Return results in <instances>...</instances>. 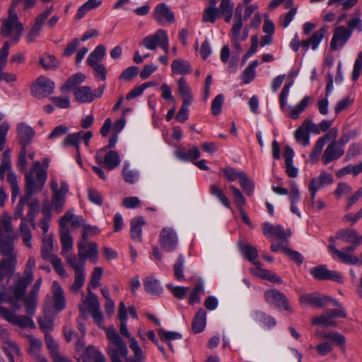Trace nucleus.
<instances>
[{"mask_svg":"<svg viewBox=\"0 0 362 362\" xmlns=\"http://www.w3.org/2000/svg\"><path fill=\"white\" fill-rule=\"evenodd\" d=\"M47 180L45 170L40 168L38 162L33 163V168L25 174V194L21 197L15 210L13 218L23 220L24 206L36 192H40Z\"/></svg>","mask_w":362,"mask_h":362,"instance_id":"nucleus-1","label":"nucleus"},{"mask_svg":"<svg viewBox=\"0 0 362 362\" xmlns=\"http://www.w3.org/2000/svg\"><path fill=\"white\" fill-rule=\"evenodd\" d=\"M144 286L146 292L151 295H159L163 291L159 281L153 276L146 277Z\"/></svg>","mask_w":362,"mask_h":362,"instance_id":"nucleus-30","label":"nucleus"},{"mask_svg":"<svg viewBox=\"0 0 362 362\" xmlns=\"http://www.w3.org/2000/svg\"><path fill=\"white\" fill-rule=\"evenodd\" d=\"M81 134H83V132L81 131L77 133L67 135L63 141V145L64 146H73L78 149V144L80 143Z\"/></svg>","mask_w":362,"mask_h":362,"instance_id":"nucleus-59","label":"nucleus"},{"mask_svg":"<svg viewBox=\"0 0 362 362\" xmlns=\"http://www.w3.org/2000/svg\"><path fill=\"white\" fill-rule=\"evenodd\" d=\"M262 232L265 236H274L282 240L286 245L288 243V237L291 236V231L290 229L285 231L281 225L274 226L268 222L263 224Z\"/></svg>","mask_w":362,"mask_h":362,"instance_id":"nucleus-11","label":"nucleus"},{"mask_svg":"<svg viewBox=\"0 0 362 362\" xmlns=\"http://www.w3.org/2000/svg\"><path fill=\"white\" fill-rule=\"evenodd\" d=\"M326 32L327 29L325 27L315 31L310 38L301 41V47L304 48L305 51H307L310 47L315 50L323 39Z\"/></svg>","mask_w":362,"mask_h":362,"instance_id":"nucleus-19","label":"nucleus"},{"mask_svg":"<svg viewBox=\"0 0 362 362\" xmlns=\"http://www.w3.org/2000/svg\"><path fill=\"white\" fill-rule=\"evenodd\" d=\"M223 172L226 178L230 182H233L236 180H240V177L245 174V172L238 171L235 168L231 167L224 168L223 169Z\"/></svg>","mask_w":362,"mask_h":362,"instance_id":"nucleus-58","label":"nucleus"},{"mask_svg":"<svg viewBox=\"0 0 362 362\" xmlns=\"http://www.w3.org/2000/svg\"><path fill=\"white\" fill-rule=\"evenodd\" d=\"M88 296L83 300V303L88 305L89 310L91 311L100 308V303L97 296L89 288H88Z\"/></svg>","mask_w":362,"mask_h":362,"instance_id":"nucleus-57","label":"nucleus"},{"mask_svg":"<svg viewBox=\"0 0 362 362\" xmlns=\"http://www.w3.org/2000/svg\"><path fill=\"white\" fill-rule=\"evenodd\" d=\"M171 68L173 73L182 75L190 74L192 71L190 64L182 59H175L171 64Z\"/></svg>","mask_w":362,"mask_h":362,"instance_id":"nucleus-35","label":"nucleus"},{"mask_svg":"<svg viewBox=\"0 0 362 362\" xmlns=\"http://www.w3.org/2000/svg\"><path fill=\"white\" fill-rule=\"evenodd\" d=\"M185 258L180 255L173 265L174 276L178 281H184L185 279L184 275Z\"/></svg>","mask_w":362,"mask_h":362,"instance_id":"nucleus-45","label":"nucleus"},{"mask_svg":"<svg viewBox=\"0 0 362 362\" xmlns=\"http://www.w3.org/2000/svg\"><path fill=\"white\" fill-rule=\"evenodd\" d=\"M13 325H18L21 327H30L35 328V325L30 317L21 315L16 316Z\"/></svg>","mask_w":362,"mask_h":362,"instance_id":"nucleus-63","label":"nucleus"},{"mask_svg":"<svg viewBox=\"0 0 362 362\" xmlns=\"http://www.w3.org/2000/svg\"><path fill=\"white\" fill-rule=\"evenodd\" d=\"M160 339L168 343L169 348L173 351V346L170 343L171 340L180 339L182 334L175 332H168L160 329L158 331Z\"/></svg>","mask_w":362,"mask_h":362,"instance_id":"nucleus-43","label":"nucleus"},{"mask_svg":"<svg viewBox=\"0 0 362 362\" xmlns=\"http://www.w3.org/2000/svg\"><path fill=\"white\" fill-rule=\"evenodd\" d=\"M332 182L333 177L331 174L326 172H322L318 177H314L311 180L310 185L318 190L325 185H330Z\"/></svg>","mask_w":362,"mask_h":362,"instance_id":"nucleus-31","label":"nucleus"},{"mask_svg":"<svg viewBox=\"0 0 362 362\" xmlns=\"http://www.w3.org/2000/svg\"><path fill=\"white\" fill-rule=\"evenodd\" d=\"M210 192L216 196L219 201L227 208L230 207V202L225 195L220 186L218 185H212L210 187Z\"/></svg>","mask_w":362,"mask_h":362,"instance_id":"nucleus-51","label":"nucleus"},{"mask_svg":"<svg viewBox=\"0 0 362 362\" xmlns=\"http://www.w3.org/2000/svg\"><path fill=\"white\" fill-rule=\"evenodd\" d=\"M331 300L327 296L320 297L314 293L305 294L300 298V303L317 308L325 306Z\"/></svg>","mask_w":362,"mask_h":362,"instance_id":"nucleus-18","label":"nucleus"},{"mask_svg":"<svg viewBox=\"0 0 362 362\" xmlns=\"http://www.w3.org/2000/svg\"><path fill=\"white\" fill-rule=\"evenodd\" d=\"M53 250V238L51 236H48L47 238L43 239L42 245L41 247V256L44 259L49 260L54 257L51 254Z\"/></svg>","mask_w":362,"mask_h":362,"instance_id":"nucleus-42","label":"nucleus"},{"mask_svg":"<svg viewBox=\"0 0 362 362\" xmlns=\"http://www.w3.org/2000/svg\"><path fill=\"white\" fill-rule=\"evenodd\" d=\"M107 338L109 340L107 346V354L111 362H122V358H127L128 349L116 330L110 327L106 330Z\"/></svg>","mask_w":362,"mask_h":362,"instance_id":"nucleus-3","label":"nucleus"},{"mask_svg":"<svg viewBox=\"0 0 362 362\" xmlns=\"http://www.w3.org/2000/svg\"><path fill=\"white\" fill-rule=\"evenodd\" d=\"M129 348L134 352V358L141 362L144 361L145 356L144 355L143 351L139 346L137 341L133 337L130 338Z\"/></svg>","mask_w":362,"mask_h":362,"instance_id":"nucleus-60","label":"nucleus"},{"mask_svg":"<svg viewBox=\"0 0 362 362\" xmlns=\"http://www.w3.org/2000/svg\"><path fill=\"white\" fill-rule=\"evenodd\" d=\"M178 92L182 99L184 103H191L192 101V95L191 89L187 85L184 78H180L178 81Z\"/></svg>","mask_w":362,"mask_h":362,"instance_id":"nucleus-37","label":"nucleus"},{"mask_svg":"<svg viewBox=\"0 0 362 362\" xmlns=\"http://www.w3.org/2000/svg\"><path fill=\"white\" fill-rule=\"evenodd\" d=\"M295 138L297 141L301 142L304 146L308 145L310 136L307 129L303 126V124L296 131Z\"/></svg>","mask_w":362,"mask_h":362,"instance_id":"nucleus-53","label":"nucleus"},{"mask_svg":"<svg viewBox=\"0 0 362 362\" xmlns=\"http://www.w3.org/2000/svg\"><path fill=\"white\" fill-rule=\"evenodd\" d=\"M351 37L350 30L344 25L337 26L333 31V36L330 42L332 50H337L343 47Z\"/></svg>","mask_w":362,"mask_h":362,"instance_id":"nucleus-10","label":"nucleus"},{"mask_svg":"<svg viewBox=\"0 0 362 362\" xmlns=\"http://www.w3.org/2000/svg\"><path fill=\"white\" fill-rule=\"evenodd\" d=\"M65 200V197L59 194L58 192L53 194L51 205L57 213H60L62 211Z\"/></svg>","mask_w":362,"mask_h":362,"instance_id":"nucleus-61","label":"nucleus"},{"mask_svg":"<svg viewBox=\"0 0 362 362\" xmlns=\"http://www.w3.org/2000/svg\"><path fill=\"white\" fill-rule=\"evenodd\" d=\"M336 239L343 240L347 243L362 242V235H358L354 229H341L338 230L335 235Z\"/></svg>","mask_w":362,"mask_h":362,"instance_id":"nucleus-23","label":"nucleus"},{"mask_svg":"<svg viewBox=\"0 0 362 362\" xmlns=\"http://www.w3.org/2000/svg\"><path fill=\"white\" fill-rule=\"evenodd\" d=\"M24 30L23 23L20 21L16 10L9 7L7 17L1 19V37L9 38V43L16 44L21 40Z\"/></svg>","mask_w":362,"mask_h":362,"instance_id":"nucleus-2","label":"nucleus"},{"mask_svg":"<svg viewBox=\"0 0 362 362\" xmlns=\"http://www.w3.org/2000/svg\"><path fill=\"white\" fill-rule=\"evenodd\" d=\"M120 163V158L118 153L115 151H109L104 157L105 168L111 170L117 167Z\"/></svg>","mask_w":362,"mask_h":362,"instance_id":"nucleus-40","label":"nucleus"},{"mask_svg":"<svg viewBox=\"0 0 362 362\" xmlns=\"http://www.w3.org/2000/svg\"><path fill=\"white\" fill-rule=\"evenodd\" d=\"M45 341L51 358L60 354L59 346L50 334L45 333Z\"/></svg>","mask_w":362,"mask_h":362,"instance_id":"nucleus-44","label":"nucleus"},{"mask_svg":"<svg viewBox=\"0 0 362 362\" xmlns=\"http://www.w3.org/2000/svg\"><path fill=\"white\" fill-rule=\"evenodd\" d=\"M264 297L269 303H273L279 308L285 310L291 311L286 296L277 289H269L265 291Z\"/></svg>","mask_w":362,"mask_h":362,"instance_id":"nucleus-12","label":"nucleus"},{"mask_svg":"<svg viewBox=\"0 0 362 362\" xmlns=\"http://www.w3.org/2000/svg\"><path fill=\"white\" fill-rule=\"evenodd\" d=\"M86 357L92 359L93 362H106L105 356L93 346L89 345L85 351Z\"/></svg>","mask_w":362,"mask_h":362,"instance_id":"nucleus-50","label":"nucleus"},{"mask_svg":"<svg viewBox=\"0 0 362 362\" xmlns=\"http://www.w3.org/2000/svg\"><path fill=\"white\" fill-rule=\"evenodd\" d=\"M17 138L21 146V148L26 147L31 143L35 132L32 127L24 122L20 123L17 126Z\"/></svg>","mask_w":362,"mask_h":362,"instance_id":"nucleus-14","label":"nucleus"},{"mask_svg":"<svg viewBox=\"0 0 362 362\" xmlns=\"http://www.w3.org/2000/svg\"><path fill=\"white\" fill-rule=\"evenodd\" d=\"M73 218V213L71 210L66 211L59 219L60 239L62 248L61 255H66L73 247V238L70 235L67 223Z\"/></svg>","mask_w":362,"mask_h":362,"instance_id":"nucleus-5","label":"nucleus"},{"mask_svg":"<svg viewBox=\"0 0 362 362\" xmlns=\"http://www.w3.org/2000/svg\"><path fill=\"white\" fill-rule=\"evenodd\" d=\"M240 185L246 195L252 196L255 189L254 182L249 178L247 175L245 173L244 175L240 177L239 180Z\"/></svg>","mask_w":362,"mask_h":362,"instance_id":"nucleus-48","label":"nucleus"},{"mask_svg":"<svg viewBox=\"0 0 362 362\" xmlns=\"http://www.w3.org/2000/svg\"><path fill=\"white\" fill-rule=\"evenodd\" d=\"M75 99L81 103H91L95 99L94 93L90 86H81L74 92Z\"/></svg>","mask_w":362,"mask_h":362,"instance_id":"nucleus-21","label":"nucleus"},{"mask_svg":"<svg viewBox=\"0 0 362 362\" xmlns=\"http://www.w3.org/2000/svg\"><path fill=\"white\" fill-rule=\"evenodd\" d=\"M333 86V78L331 74H327V83L326 87V97L320 100L317 103V107L321 115H325L328 113V100L329 96Z\"/></svg>","mask_w":362,"mask_h":362,"instance_id":"nucleus-27","label":"nucleus"},{"mask_svg":"<svg viewBox=\"0 0 362 362\" xmlns=\"http://www.w3.org/2000/svg\"><path fill=\"white\" fill-rule=\"evenodd\" d=\"M16 264V257L5 258L0 261V282L3 281L6 276L11 277Z\"/></svg>","mask_w":362,"mask_h":362,"instance_id":"nucleus-20","label":"nucleus"},{"mask_svg":"<svg viewBox=\"0 0 362 362\" xmlns=\"http://www.w3.org/2000/svg\"><path fill=\"white\" fill-rule=\"evenodd\" d=\"M328 249L329 252H332L333 255H334L338 259H339L341 262L344 264H362V253L360 255V259L355 255L351 254H347L344 252H341L338 249L336 248L333 245H329L328 246Z\"/></svg>","mask_w":362,"mask_h":362,"instance_id":"nucleus-17","label":"nucleus"},{"mask_svg":"<svg viewBox=\"0 0 362 362\" xmlns=\"http://www.w3.org/2000/svg\"><path fill=\"white\" fill-rule=\"evenodd\" d=\"M310 273L317 280H332L338 283L343 281V276L339 272L329 270L326 266L323 264L311 268Z\"/></svg>","mask_w":362,"mask_h":362,"instance_id":"nucleus-7","label":"nucleus"},{"mask_svg":"<svg viewBox=\"0 0 362 362\" xmlns=\"http://www.w3.org/2000/svg\"><path fill=\"white\" fill-rule=\"evenodd\" d=\"M78 257L80 262L84 264L86 259L89 258L93 262L98 259V245L94 242H90L85 245L83 242L78 243Z\"/></svg>","mask_w":362,"mask_h":362,"instance_id":"nucleus-9","label":"nucleus"},{"mask_svg":"<svg viewBox=\"0 0 362 362\" xmlns=\"http://www.w3.org/2000/svg\"><path fill=\"white\" fill-rule=\"evenodd\" d=\"M54 89V83L49 78L41 76L31 86L32 95L38 98H44L52 94Z\"/></svg>","mask_w":362,"mask_h":362,"instance_id":"nucleus-6","label":"nucleus"},{"mask_svg":"<svg viewBox=\"0 0 362 362\" xmlns=\"http://www.w3.org/2000/svg\"><path fill=\"white\" fill-rule=\"evenodd\" d=\"M219 15V9L215 6H210L206 8L203 13L202 21L214 23L216 17Z\"/></svg>","mask_w":362,"mask_h":362,"instance_id":"nucleus-49","label":"nucleus"},{"mask_svg":"<svg viewBox=\"0 0 362 362\" xmlns=\"http://www.w3.org/2000/svg\"><path fill=\"white\" fill-rule=\"evenodd\" d=\"M54 288V308L57 311L62 310L65 307V300L64 297V293L60 286L54 282L53 284Z\"/></svg>","mask_w":362,"mask_h":362,"instance_id":"nucleus-39","label":"nucleus"},{"mask_svg":"<svg viewBox=\"0 0 362 362\" xmlns=\"http://www.w3.org/2000/svg\"><path fill=\"white\" fill-rule=\"evenodd\" d=\"M243 9L244 7L243 4H239L236 6L233 18V25L231 28L230 33H234L237 35L238 33H240V30L243 25L242 16Z\"/></svg>","mask_w":362,"mask_h":362,"instance_id":"nucleus-34","label":"nucleus"},{"mask_svg":"<svg viewBox=\"0 0 362 362\" xmlns=\"http://www.w3.org/2000/svg\"><path fill=\"white\" fill-rule=\"evenodd\" d=\"M326 143V136H322L317 139L312 152L310 154L309 159L313 163L318 160V157Z\"/></svg>","mask_w":362,"mask_h":362,"instance_id":"nucleus-46","label":"nucleus"},{"mask_svg":"<svg viewBox=\"0 0 362 362\" xmlns=\"http://www.w3.org/2000/svg\"><path fill=\"white\" fill-rule=\"evenodd\" d=\"M86 78V76L81 73H76L70 76L67 81L63 84L60 89L62 92L70 91L73 89H76L78 85L81 84Z\"/></svg>","mask_w":362,"mask_h":362,"instance_id":"nucleus-26","label":"nucleus"},{"mask_svg":"<svg viewBox=\"0 0 362 362\" xmlns=\"http://www.w3.org/2000/svg\"><path fill=\"white\" fill-rule=\"evenodd\" d=\"M347 29L350 30L352 35L353 30L356 29L358 32H362V20L360 18L359 11H356L352 18L347 22Z\"/></svg>","mask_w":362,"mask_h":362,"instance_id":"nucleus-47","label":"nucleus"},{"mask_svg":"<svg viewBox=\"0 0 362 362\" xmlns=\"http://www.w3.org/2000/svg\"><path fill=\"white\" fill-rule=\"evenodd\" d=\"M333 305L337 306V309H330L326 310L320 316L313 318L311 323L313 325H322L324 327H336L337 322L335 318H346V313L342 306L337 301L333 300Z\"/></svg>","mask_w":362,"mask_h":362,"instance_id":"nucleus-4","label":"nucleus"},{"mask_svg":"<svg viewBox=\"0 0 362 362\" xmlns=\"http://www.w3.org/2000/svg\"><path fill=\"white\" fill-rule=\"evenodd\" d=\"M145 225V221L143 217L139 216L133 218L131 221L130 234L133 240L141 241V228Z\"/></svg>","mask_w":362,"mask_h":362,"instance_id":"nucleus-29","label":"nucleus"},{"mask_svg":"<svg viewBox=\"0 0 362 362\" xmlns=\"http://www.w3.org/2000/svg\"><path fill=\"white\" fill-rule=\"evenodd\" d=\"M240 252L250 262H254L258 257V251L255 247L248 243H238Z\"/></svg>","mask_w":362,"mask_h":362,"instance_id":"nucleus-33","label":"nucleus"},{"mask_svg":"<svg viewBox=\"0 0 362 362\" xmlns=\"http://www.w3.org/2000/svg\"><path fill=\"white\" fill-rule=\"evenodd\" d=\"M122 175L124 180L130 184L135 183L138 179L137 173L135 171L130 170L128 165H125L124 166Z\"/></svg>","mask_w":362,"mask_h":362,"instance_id":"nucleus-64","label":"nucleus"},{"mask_svg":"<svg viewBox=\"0 0 362 362\" xmlns=\"http://www.w3.org/2000/svg\"><path fill=\"white\" fill-rule=\"evenodd\" d=\"M106 48L104 45H100L90 54L87 59V63L89 66L95 65L102 61L105 55Z\"/></svg>","mask_w":362,"mask_h":362,"instance_id":"nucleus-38","label":"nucleus"},{"mask_svg":"<svg viewBox=\"0 0 362 362\" xmlns=\"http://www.w3.org/2000/svg\"><path fill=\"white\" fill-rule=\"evenodd\" d=\"M322 339L329 340L339 346H343L345 343V337L335 332H327L326 334H323Z\"/></svg>","mask_w":362,"mask_h":362,"instance_id":"nucleus-56","label":"nucleus"},{"mask_svg":"<svg viewBox=\"0 0 362 362\" xmlns=\"http://www.w3.org/2000/svg\"><path fill=\"white\" fill-rule=\"evenodd\" d=\"M154 18L160 23L167 21L172 23L175 21L174 13L165 3H160L156 6L154 10Z\"/></svg>","mask_w":362,"mask_h":362,"instance_id":"nucleus-16","label":"nucleus"},{"mask_svg":"<svg viewBox=\"0 0 362 362\" xmlns=\"http://www.w3.org/2000/svg\"><path fill=\"white\" fill-rule=\"evenodd\" d=\"M101 0H88L79 7L77 13L76 14V18L77 19H81L86 13L90 10L98 8L101 5Z\"/></svg>","mask_w":362,"mask_h":362,"instance_id":"nucleus-41","label":"nucleus"},{"mask_svg":"<svg viewBox=\"0 0 362 362\" xmlns=\"http://www.w3.org/2000/svg\"><path fill=\"white\" fill-rule=\"evenodd\" d=\"M62 255L65 257L67 264L74 269V272L84 268V264L80 262L79 257L75 254L67 252L66 255Z\"/></svg>","mask_w":362,"mask_h":362,"instance_id":"nucleus-54","label":"nucleus"},{"mask_svg":"<svg viewBox=\"0 0 362 362\" xmlns=\"http://www.w3.org/2000/svg\"><path fill=\"white\" fill-rule=\"evenodd\" d=\"M164 33L165 30L162 29L156 30L153 35L144 37L141 42V45L148 49H156L159 46Z\"/></svg>","mask_w":362,"mask_h":362,"instance_id":"nucleus-22","label":"nucleus"},{"mask_svg":"<svg viewBox=\"0 0 362 362\" xmlns=\"http://www.w3.org/2000/svg\"><path fill=\"white\" fill-rule=\"evenodd\" d=\"M9 54V42L5 41L0 49V81H5L8 83L16 81V75L11 73H4L2 71L7 63V59Z\"/></svg>","mask_w":362,"mask_h":362,"instance_id":"nucleus-13","label":"nucleus"},{"mask_svg":"<svg viewBox=\"0 0 362 362\" xmlns=\"http://www.w3.org/2000/svg\"><path fill=\"white\" fill-rule=\"evenodd\" d=\"M42 24L35 20V23L25 36L28 43L33 42L40 35L42 28Z\"/></svg>","mask_w":362,"mask_h":362,"instance_id":"nucleus-55","label":"nucleus"},{"mask_svg":"<svg viewBox=\"0 0 362 362\" xmlns=\"http://www.w3.org/2000/svg\"><path fill=\"white\" fill-rule=\"evenodd\" d=\"M344 151L343 148L338 146L336 141L329 144L324 151L322 157V162L328 164L329 162L340 158Z\"/></svg>","mask_w":362,"mask_h":362,"instance_id":"nucleus-15","label":"nucleus"},{"mask_svg":"<svg viewBox=\"0 0 362 362\" xmlns=\"http://www.w3.org/2000/svg\"><path fill=\"white\" fill-rule=\"evenodd\" d=\"M206 323V312L203 308H200L196 313L192 323V330L194 333L202 332Z\"/></svg>","mask_w":362,"mask_h":362,"instance_id":"nucleus-25","label":"nucleus"},{"mask_svg":"<svg viewBox=\"0 0 362 362\" xmlns=\"http://www.w3.org/2000/svg\"><path fill=\"white\" fill-rule=\"evenodd\" d=\"M85 281L84 269H78L75 272V280L72 284V291L77 292L83 286Z\"/></svg>","mask_w":362,"mask_h":362,"instance_id":"nucleus-62","label":"nucleus"},{"mask_svg":"<svg viewBox=\"0 0 362 362\" xmlns=\"http://www.w3.org/2000/svg\"><path fill=\"white\" fill-rule=\"evenodd\" d=\"M40 64L45 70L55 69L59 66V61L53 54L45 53L41 56Z\"/></svg>","mask_w":362,"mask_h":362,"instance_id":"nucleus-32","label":"nucleus"},{"mask_svg":"<svg viewBox=\"0 0 362 362\" xmlns=\"http://www.w3.org/2000/svg\"><path fill=\"white\" fill-rule=\"evenodd\" d=\"M33 280V279H30L24 275L23 277H19L17 279L13 289L14 297L17 300H21L23 298L28 286Z\"/></svg>","mask_w":362,"mask_h":362,"instance_id":"nucleus-24","label":"nucleus"},{"mask_svg":"<svg viewBox=\"0 0 362 362\" xmlns=\"http://www.w3.org/2000/svg\"><path fill=\"white\" fill-rule=\"evenodd\" d=\"M230 189L233 196V201L235 203L238 209H241L244 208V206L246 205V200L241 191L234 185H230Z\"/></svg>","mask_w":362,"mask_h":362,"instance_id":"nucleus-52","label":"nucleus"},{"mask_svg":"<svg viewBox=\"0 0 362 362\" xmlns=\"http://www.w3.org/2000/svg\"><path fill=\"white\" fill-rule=\"evenodd\" d=\"M176 156L184 161H188L192 159H197L200 157V152L197 147L194 146L189 151L185 148H180L175 151Z\"/></svg>","mask_w":362,"mask_h":362,"instance_id":"nucleus-36","label":"nucleus"},{"mask_svg":"<svg viewBox=\"0 0 362 362\" xmlns=\"http://www.w3.org/2000/svg\"><path fill=\"white\" fill-rule=\"evenodd\" d=\"M178 239L175 231L171 228H164L160 234V244L166 252L173 251L177 245Z\"/></svg>","mask_w":362,"mask_h":362,"instance_id":"nucleus-8","label":"nucleus"},{"mask_svg":"<svg viewBox=\"0 0 362 362\" xmlns=\"http://www.w3.org/2000/svg\"><path fill=\"white\" fill-rule=\"evenodd\" d=\"M14 246L13 240L10 236H5L0 235V252L2 255L8 257H16V255L13 252Z\"/></svg>","mask_w":362,"mask_h":362,"instance_id":"nucleus-28","label":"nucleus"}]
</instances>
